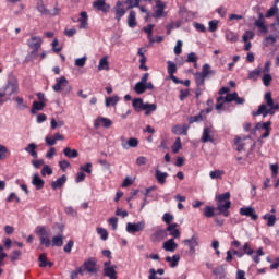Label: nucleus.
<instances>
[{
    "mask_svg": "<svg viewBox=\"0 0 279 279\" xmlns=\"http://www.w3.org/2000/svg\"><path fill=\"white\" fill-rule=\"evenodd\" d=\"M217 208L214 206H205L204 217L210 219L215 216V211L218 210V215H223V217H230V207L232 202L230 201V192H226L216 196Z\"/></svg>",
    "mask_w": 279,
    "mask_h": 279,
    "instance_id": "nucleus-1",
    "label": "nucleus"
},
{
    "mask_svg": "<svg viewBox=\"0 0 279 279\" xmlns=\"http://www.w3.org/2000/svg\"><path fill=\"white\" fill-rule=\"evenodd\" d=\"M265 104L259 105L257 111L253 112V117H267L269 114H276V110H279V104H274L271 92H267L264 96Z\"/></svg>",
    "mask_w": 279,
    "mask_h": 279,
    "instance_id": "nucleus-2",
    "label": "nucleus"
},
{
    "mask_svg": "<svg viewBox=\"0 0 279 279\" xmlns=\"http://www.w3.org/2000/svg\"><path fill=\"white\" fill-rule=\"evenodd\" d=\"M208 75H215V71L210 70V64L205 63L202 68V72L194 74L195 84L198 88L206 86V77H208Z\"/></svg>",
    "mask_w": 279,
    "mask_h": 279,
    "instance_id": "nucleus-3",
    "label": "nucleus"
},
{
    "mask_svg": "<svg viewBox=\"0 0 279 279\" xmlns=\"http://www.w3.org/2000/svg\"><path fill=\"white\" fill-rule=\"evenodd\" d=\"M19 89V82H16V78H11L8 81V84L0 89V99H3V101H8L14 93Z\"/></svg>",
    "mask_w": 279,
    "mask_h": 279,
    "instance_id": "nucleus-4",
    "label": "nucleus"
},
{
    "mask_svg": "<svg viewBox=\"0 0 279 279\" xmlns=\"http://www.w3.org/2000/svg\"><path fill=\"white\" fill-rule=\"evenodd\" d=\"M56 82L57 83L52 86V90H54V93L63 92L64 95H69V93L73 90V87L69 85V80H66L65 76L57 78Z\"/></svg>",
    "mask_w": 279,
    "mask_h": 279,
    "instance_id": "nucleus-5",
    "label": "nucleus"
},
{
    "mask_svg": "<svg viewBox=\"0 0 279 279\" xmlns=\"http://www.w3.org/2000/svg\"><path fill=\"white\" fill-rule=\"evenodd\" d=\"M35 232L39 236L40 245H45V247H51V240H49V233L44 226L36 227Z\"/></svg>",
    "mask_w": 279,
    "mask_h": 279,
    "instance_id": "nucleus-6",
    "label": "nucleus"
},
{
    "mask_svg": "<svg viewBox=\"0 0 279 279\" xmlns=\"http://www.w3.org/2000/svg\"><path fill=\"white\" fill-rule=\"evenodd\" d=\"M82 269L83 274L87 271L90 276L97 274L99 270L97 269V260L95 258L90 257L87 260L83 263L82 266H80Z\"/></svg>",
    "mask_w": 279,
    "mask_h": 279,
    "instance_id": "nucleus-7",
    "label": "nucleus"
},
{
    "mask_svg": "<svg viewBox=\"0 0 279 279\" xmlns=\"http://www.w3.org/2000/svg\"><path fill=\"white\" fill-rule=\"evenodd\" d=\"M183 244L189 247L190 254H195V247H199V235L193 234L192 238L183 240Z\"/></svg>",
    "mask_w": 279,
    "mask_h": 279,
    "instance_id": "nucleus-8",
    "label": "nucleus"
},
{
    "mask_svg": "<svg viewBox=\"0 0 279 279\" xmlns=\"http://www.w3.org/2000/svg\"><path fill=\"white\" fill-rule=\"evenodd\" d=\"M258 130H265L260 138H269V135L271 134V121L256 123L255 128L253 129V132H256Z\"/></svg>",
    "mask_w": 279,
    "mask_h": 279,
    "instance_id": "nucleus-9",
    "label": "nucleus"
},
{
    "mask_svg": "<svg viewBox=\"0 0 279 279\" xmlns=\"http://www.w3.org/2000/svg\"><path fill=\"white\" fill-rule=\"evenodd\" d=\"M213 134H215V128H213V125L205 126L203 129V134L201 137L202 143H215V138L213 137Z\"/></svg>",
    "mask_w": 279,
    "mask_h": 279,
    "instance_id": "nucleus-10",
    "label": "nucleus"
},
{
    "mask_svg": "<svg viewBox=\"0 0 279 279\" xmlns=\"http://www.w3.org/2000/svg\"><path fill=\"white\" fill-rule=\"evenodd\" d=\"M143 230H145V221L144 220H142L137 223L129 222L126 225V232H129V234H136V232H143Z\"/></svg>",
    "mask_w": 279,
    "mask_h": 279,
    "instance_id": "nucleus-11",
    "label": "nucleus"
},
{
    "mask_svg": "<svg viewBox=\"0 0 279 279\" xmlns=\"http://www.w3.org/2000/svg\"><path fill=\"white\" fill-rule=\"evenodd\" d=\"M156 10L151 14L153 19H162L165 16V8H167V3L160 0L156 1Z\"/></svg>",
    "mask_w": 279,
    "mask_h": 279,
    "instance_id": "nucleus-12",
    "label": "nucleus"
},
{
    "mask_svg": "<svg viewBox=\"0 0 279 279\" xmlns=\"http://www.w3.org/2000/svg\"><path fill=\"white\" fill-rule=\"evenodd\" d=\"M254 25L258 28L260 34H268L269 28L267 27V25H265V16L263 15V13H258V19L255 21Z\"/></svg>",
    "mask_w": 279,
    "mask_h": 279,
    "instance_id": "nucleus-13",
    "label": "nucleus"
},
{
    "mask_svg": "<svg viewBox=\"0 0 279 279\" xmlns=\"http://www.w3.org/2000/svg\"><path fill=\"white\" fill-rule=\"evenodd\" d=\"M167 65H168V75L170 77V80H172V82L174 83H180V78L175 77V73H178V65L173 62V61H167Z\"/></svg>",
    "mask_w": 279,
    "mask_h": 279,
    "instance_id": "nucleus-14",
    "label": "nucleus"
},
{
    "mask_svg": "<svg viewBox=\"0 0 279 279\" xmlns=\"http://www.w3.org/2000/svg\"><path fill=\"white\" fill-rule=\"evenodd\" d=\"M240 215L242 217H251L253 221L258 220V215H256V209L253 207H242L240 208Z\"/></svg>",
    "mask_w": 279,
    "mask_h": 279,
    "instance_id": "nucleus-15",
    "label": "nucleus"
},
{
    "mask_svg": "<svg viewBox=\"0 0 279 279\" xmlns=\"http://www.w3.org/2000/svg\"><path fill=\"white\" fill-rule=\"evenodd\" d=\"M28 46L31 47V49H33L35 53H38V50L43 46V38L38 36L31 37V39H28Z\"/></svg>",
    "mask_w": 279,
    "mask_h": 279,
    "instance_id": "nucleus-16",
    "label": "nucleus"
},
{
    "mask_svg": "<svg viewBox=\"0 0 279 279\" xmlns=\"http://www.w3.org/2000/svg\"><path fill=\"white\" fill-rule=\"evenodd\" d=\"M93 8L95 10H98V12H104L105 14H107V12H110V4L106 3V0L94 1Z\"/></svg>",
    "mask_w": 279,
    "mask_h": 279,
    "instance_id": "nucleus-17",
    "label": "nucleus"
},
{
    "mask_svg": "<svg viewBox=\"0 0 279 279\" xmlns=\"http://www.w3.org/2000/svg\"><path fill=\"white\" fill-rule=\"evenodd\" d=\"M121 145L123 149H130V147H138V138L130 137L129 141H125V137H121Z\"/></svg>",
    "mask_w": 279,
    "mask_h": 279,
    "instance_id": "nucleus-18",
    "label": "nucleus"
},
{
    "mask_svg": "<svg viewBox=\"0 0 279 279\" xmlns=\"http://www.w3.org/2000/svg\"><path fill=\"white\" fill-rule=\"evenodd\" d=\"M110 128L112 125V120L108 118H97L94 122L95 130H99V128Z\"/></svg>",
    "mask_w": 279,
    "mask_h": 279,
    "instance_id": "nucleus-19",
    "label": "nucleus"
},
{
    "mask_svg": "<svg viewBox=\"0 0 279 279\" xmlns=\"http://www.w3.org/2000/svg\"><path fill=\"white\" fill-rule=\"evenodd\" d=\"M124 3L121 1H118L116 3L114 10H116V21H121V19H123V16H125V8H123Z\"/></svg>",
    "mask_w": 279,
    "mask_h": 279,
    "instance_id": "nucleus-20",
    "label": "nucleus"
},
{
    "mask_svg": "<svg viewBox=\"0 0 279 279\" xmlns=\"http://www.w3.org/2000/svg\"><path fill=\"white\" fill-rule=\"evenodd\" d=\"M172 134H177L179 136H186V134H189V125L183 124H177L172 128Z\"/></svg>",
    "mask_w": 279,
    "mask_h": 279,
    "instance_id": "nucleus-21",
    "label": "nucleus"
},
{
    "mask_svg": "<svg viewBox=\"0 0 279 279\" xmlns=\"http://www.w3.org/2000/svg\"><path fill=\"white\" fill-rule=\"evenodd\" d=\"M78 23H80L78 25L80 29L88 28V13L86 11H83L80 13Z\"/></svg>",
    "mask_w": 279,
    "mask_h": 279,
    "instance_id": "nucleus-22",
    "label": "nucleus"
},
{
    "mask_svg": "<svg viewBox=\"0 0 279 279\" xmlns=\"http://www.w3.org/2000/svg\"><path fill=\"white\" fill-rule=\"evenodd\" d=\"M66 184V174H63L62 177L58 178L56 181L51 182V189L53 191H58V189H62Z\"/></svg>",
    "mask_w": 279,
    "mask_h": 279,
    "instance_id": "nucleus-23",
    "label": "nucleus"
},
{
    "mask_svg": "<svg viewBox=\"0 0 279 279\" xmlns=\"http://www.w3.org/2000/svg\"><path fill=\"white\" fill-rule=\"evenodd\" d=\"M32 184H33V186L36 187L37 191H40V189H44V187H45V180H43V179L40 178V175H38L37 173H35V174L33 175Z\"/></svg>",
    "mask_w": 279,
    "mask_h": 279,
    "instance_id": "nucleus-24",
    "label": "nucleus"
},
{
    "mask_svg": "<svg viewBox=\"0 0 279 279\" xmlns=\"http://www.w3.org/2000/svg\"><path fill=\"white\" fill-rule=\"evenodd\" d=\"M162 247L166 252H175L178 250V243H175L174 239H170L163 243Z\"/></svg>",
    "mask_w": 279,
    "mask_h": 279,
    "instance_id": "nucleus-25",
    "label": "nucleus"
},
{
    "mask_svg": "<svg viewBox=\"0 0 279 279\" xmlns=\"http://www.w3.org/2000/svg\"><path fill=\"white\" fill-rule=\"evenodd\" d=\"M166 232H170V236L174 239H180V230L178 229V223L168 225Z\"/></svg>",
    "mask_w": 279,
    "mask_h": 279,
    "instance_id": "nucleus-26",
    "label": "nucleus"
},
{
    "mask_svg": "<svg viewBox=\"0 0 279 279\" xmlns=\"http://www.w3.org/2000/svg\"><path fill=\"white\" fill-rule=\"evenodd\" d=\"M105 278L117 279V266H111L109 268H104Z\"/></svg>",
    "mask_w": 279,
    "mask_h": 279,
    "instance_id": "nucleus-27",
    "label": "nucleus"
},
{
    "mask_svg": "<svg viewBox=\"0 0 279 279\" xmlns=\"http://www.w3.org/2000/svg\"><path fill=\"white\" fill-rule=\"evenodd\" d=\"M167 239V230L159 229L153 235L154 243H159V241H163Z\"/></svg>",
    "mask_w": 279,
    "mask_h": 279,
    "instance_id": "nucleus-28",
    "label": "nucleus"
},
{
    "mask_svg": "<svg viewBox=\"0 0 279 279\" xmlns=\"http://www.w3.org/2000/svg\"><path fill=\"white\" fill-rule=\"evenodd\" d=\"M166 263H169L170 267L172 269H175V267H178V265L180 263V255L175 254L172 257L171 256H167L166 257Z\"/></svg>",
    "mask_w": 279,
    "mask_h": 279,
    "instance_id": "nucleus-29",
    "label": "nucleus"
},
{
    "mask_svg": "<svg viewBox=\"0 0 279 279\" xmlns=\"http://www.w3.org/2000/svg\"><path fill=\"white\" fill-rule=\"evenodd\" d=\"M155 178L159 184H165V182H167V178H169V173L156 170Z\"/></svg>",
    "mask_w": 279,
    "mask_h": 279,
    "instance_id": "nucleus-30",
    "label": "nucleus"
},
{
    "mask_svg": "<svg viewBox=\"0 0 279 279\" xmlns=\"http://www.w3.org/2000/svg\"><path fill=\"white\" fill-rule=\"evenodd\" d=\"M132 106L135 112H141V110H144L145 108V102H143V98H135L132 101Z\"/></svg>",
    "mask_w": 279,
    "mask_h": 279,
    "instance_id": "nucleus-31",
    "label": "nucleus"
},
{
    "mask_svg": "<svg viewBox=\"0 0 279 279\" xmlns=\"http://www.w3.org/2000/svg\"><path fill=\"white\" fill-rule=\"evenodd\" d=\"M37 147L38 146L35 143H31L27 145V147H25V151L33 158H38V151H36Z\"/></svg>",
    "mask_w": 279,
    "mask_h": 279,
    "instance_id": "nucleus-32",
    "label": "nucleus"
},
{
    "mask_svg": "<svg viewBox=\"0 0 279 279\" xmlns=\"http://www.w3.org/2000/svg\"><path fill=\"white\" fill-rule=\"evenodd\" d=\"M128 25L129 27H136L138 23L136 22V11H130L129 16H128Z\"/></svg>",
    "mask_w": 279,
    "mask_h": 279,
    "instance_id": "nucleus-33",
    "label": "nucleus"
},
{
    "mask_svg": "<svg viewBox=\"0 0 279 279\" xmlns=\"http://www.w3.org/2000/svg\"><path fill=\"white\" fill-rule=\"evenodd\" d=\"M264 221H267L268 228H274L276 226V215L266 214L262 217Z\"/></svg>",
    "mask_w": 279,
    "mask_h": 279,
    "instance_id": "nucleus-34",
    "label": "nucleus"
},
{
    "mask_svg": "<svg viewBox=\"0 0 279 279\" xmlns=\"http://www.w3.org/2000/svg\"><path fill=\"white\" fill-rule=\"evenodd\" d=\"M143 110H145L146 117H149L151 112H156V110H158V105L146 102Z\"/></svg>",
    "mask_w": 279,
    "mask_h": 279,
    "instance_id": "nucleus-35",
    "label": "nucleus"
},
{
    "mask_svg": "<svg viewBox=\"0 0 279 279\" xmlns=\"http://www.w3.org/2000/svg\"><path fill=\"white\" fill-rule=\"evenodd\" d=\"M226 40H228V43H239V34H236L232 31H227L226 32Z\"/></svg>",
    "mask_w": 279,
    "mask_h": 279,
    "instance_id": "nucleus-36",
    "label": "nucleus"
},
{
    "mask_svg": "<svg viewBox=\"0 0 279 279\" xmlns=\"http://www.w3.org/2000/svg\"><path fill=\"white\" fill-rule=\"evenodd\" d=\"M45 106H47V104L45 102H39V101H34L33 102V107L31 109V114H36V112L44 110Z\"/></svg>",
    "mask_w": 279,
    "mask_h": 279,
    "instance_id": "nucleus-37",
    "label": "nucleus"
},
{
    "mask_svg": "<svg viewBox=\"0 0 279 279\" xmlns=\"http://www.w3.org/2000/svg\"><path fill=\"white\" fill-rule=\"evenodd\" d=\"M64 245V235H54L52 238V247H62Z\"/></svg>",
    "mask_w": 279,
    "mask_h": 279,
    "instance_id": "nucleus-38",
    "label": "nucleus"
},
{
    "mask_svg": "<svg viewBox=\"0 0 279 279\" xmlns=\"http://www.w3.org/2000/svg\"><path fill=\"white\" fill-rule=\"evenodd\" d=\"M203 112L204 111H201L197 116H192V117L187 118V123L190 125H193V123H199L201 121H204Z\"/></svg>",
    "mask_w": 279,
    "mask_h": 279,
    "instance_id": "nucleus-39",
    "label": "nucleus"
},
{
    "mask_svg": "<svg viewBox=\"0 0 279 279\" xmlns=\"http://www.w3.org/2000/svg\"><path fill=\"white\" fill-rule=\"evenodd\" d=\"M63 154L66 156V158H77V156H80L77 149H71L70 147H65L63 149Z\"/></svg>",
    "mask_w": 279,
    "mask_h": 279,
    "instance_id": "nucleus-40",
    "label": "nucleus"
},
{
    "mask_svg": "<svg viewBox=\"0 0 279 279\" xmlns=\"http://www.w3.org/2000/svg\"><path fill=\"white\" fill-rule=\"evenodd\" d=\"M117 104H119V96L108 97L105 100V106L107 108H110V106H117Z\"/></svg>",
    "mask_w": 279,
    "mask_h": 279,
    "instance_id": "nucleus-41",
    "label": "nucleus"
},
{
    "mask_svg": "<svg viewBox=\"0 0 279 279\" xmlns=\"http://www.w3.org/2000/svg\"><path fill=\"white\" fill-rule=\"evenodd\" d=\"M225 174L226 172L223 170H215L209 172V177L211 178V180H221Z\"/></svg>",
    "mask_w": 279,
    "mask_h": 279,
    "instance_id": "nucleus-42",
    "label": "nucleus"
},
{
    "mask_svg": "<svg viewBox=\"0 0 279 279\" xmlns=\"http://www.w3.org/2000/svg\"><path fill=\"white\" fill-rule=\"evenodd\" d=\"M278 12H279V9H278V5H274L271 7L265 14V17L266 19H271V16H278Z\"/></svg>",
    "mask_w": 279,
    "mask_h": 279,
    "instance_id": "nucleus-43",
    "label": "nucleus"
},
{
    "mask_svg": "<svg viewBox=\"0 0 279 279\" xmlns=\"http://www.w3.org/2000/svg\"><path fill=\"white\" fill-rule=\"evenodd\" d=\"M108 69H109L108 58L102 57L99 61L98 71H108Z\"/></svg>",
    "mask_w": 279,
    "mask_h": 279,
    "instance_id": "nucleus-44",
    "label": "nucleus"
},
{
    "mask_svg": "<svg viewBox=\"0 0 279 279\" xmlns=\"http://www.w3.org/2000/svg\"><path fill=\"white\" fill-rule=\"evenodd\" d=\"M134 92L136 95H143L146 92L145 83L137 82L134 86Z\"/></svg>",
    "mask_w": 279,
    "mask_h": 279,
    "instance_id": "nucleus-45",
    "label": "nucleus"
},
{
    "mask_svg": "<svg viewBox=\"0 0 279 279\" xmlns=\"http://www.w3.org/2000/svg\"><path fill=\"white\" fill-rule=\"evenodd\" d=\"M80 276H84V272L81 267H77L75 270L71 271L70 279H78Z\"/></svg>",
    "mask_w": 279,
    "mask_h": 279,
    "instance_id": "nucleus-46",
    "label": "nucleus"
},
{
    "mask_svg": "<svg viewBox=\"0 0 279 279\" xmlns=\"http://www.w3.org/2000/svg\"><path fill=\"white\" fill-rule=\"evenodd\" d=\"M181 148H182V140L180 137H177L172 146V153L178 154V151H180Z\"/></svg>",
    "mask_w": 279,
    "mask_h": 279,
    "instance_id": "nucleus-47",
    "label": "nucleus"
},
{
    "mask_svg": "<svg viewBox=\"0 0 279 279\" xmlns=\"http://www.w3.org/2000/svg\"><path fill=\"white\" fill-rule=\"evenodd\" d=\"M97 234H99L101 241H108V230L104 228H97Z\"/></svg>",
    "mask_w": 279,
    "mask_h": 279,
    "instance_id": "nucleus-48",
    "label": "nucleus"
},
{
    "mask_svg": "<svg viewBox=\"0 0 279 279\" xmlns=\"http://www.w3.org/2000/svg\"><path fill=\"white\" fill-rule=\"evenodd\" d=\"M15 101H16V104H17V110H26V108H27V102H25V101L23 100V98L17 97V98L15 99Z\"/></svg>",
    "mask_w": 279,
    "mask_h": 279,
    "instance_id": "nucleus-49",
    "label": "nucleus"
},
{
    "mask_svg": "<svg viewBox=\"0 0 279 279\" xmlns=\"http://www.w3.org/2000/svg\"><path fill=\"white\" fill-rule=\"evenodd\" d=\"M276 40H277L276 36L269 35L268 37H265V39H264V45H265L266 47H269V45L276 44Z\"/></svg>",
    "mask_w": 279,
    "mask_h": 279,
    "instance_id": "nucleus-50",
    "label": "nucleus"
},
{
    "mask_svg": "<svg viewBox=\"0 0 279 279\" xmlns=\"http://www.w3.org/2000/svg\"><path fill=\"white\" fill-rule=\"evenodd\" d=\"M37 10L38 12H40V14H44L45 16H49V14H51V11H49V9L45 8V4H38L37 5Z\"/></svg>",
    "mask_w": 279,
    "mask_h": 279,
    "instance_id": "nucleus-51",
    "label": "nucleus"
},
{
    "mask_svg": "<svg viewBox=\"0 0 279 279\" xmlns=\"http://www.w3.org/2000/svg\"><path fill=\"white\" fill-rule=\"evenodd\" d=\"M39 260V267H47V253H43L38 257Z\"/></svg>",
    "mask_w": 279,
    "mask_h": 279,
    "instance_id": "nucleus-52",
    "label": "nucleus"
},
{
    "mask_svg": "<svg viewBox=\"0 0 279 279\" xmlns=\"http://www.w3.org/2000/svg\"><path fill=\"white\" fill-rule=\"evenodd\" d=\"M270 27L279 34V13L276 15L274 23L270 24Z\"/></svg>",
    "mask_w": 279,
    "mask_h": 279,
    "instance_id": "nucleus-53",
    "label": "nucleus"
},
{
    "mask_svg": "<svg viewBox=\"0 0 279 279\" xmlns=\"http://www.w3.org/2000/svg\"><path fill=\"white\" fill-rule=\"evenodd\" d=\"M234 144L236 145V151L245 149V143H242L241 137H236Z\"/></svg>",
    "mask_w": 279,
    "mask_h": 279,
    "instance_id": "nucleus-54",
    "label": "nucleus"
},
{
    "mask_svg": "<svg viewBox=\"0 0 279 279\" xmlns=\"http://www.w3.org/2000/svg\"><path fill=\"white\" fill-rule=\"evenodd\" d=\"M108 223L112 228V230H117L118 223H119V218H117V217L109 218Z\"/></svg>",
    "mask_w": 279,
    "mask_h": 279,
    "instance_id": "nucleus-55",
    "label": "nucleus"
},
{
    "mask_svg": "<svg viewBox=\"0 0 279 279\" xmlns=\"http://www.w3.org/2000/svg\"><path fill=\"white\" fill-rule=\"evenodd\" d=\"M243 252L247 256H252V254H254V248L250 247V243L246 242L243 244Z\"/></svg>",
    "mask_w": 279,
    "mask_h": 279,
    "instance_id": "nucleus-56",
    "label": "nucleus"
},
{
    "mask_svg": "<svg viewBox=\"0 0 279 279\" xmlns=\"http://www.w3.org/2000/svg\"><path fill=\"white\" fill-rule=\"evenodd\" d=\"M53 174V170L48 166H44V168L41 169V175L43 178H45V175H52Z\"/></svg>",
    "mask_w": 279,
    "mask_h": 279,
    "instance_id": "nucleus-57",
    "label": "nucleus"
},
{
    "mask_svg": "<svg viewBox=\"0 0 279 279\" xmlns=\"http://www.w3.org/2000/svg\"><path fill=\"white\" fill-rule=\"evenodd\" d=\"M218 25H219V21H217V20L209 21L208 32H217Z\"/></svg>",
    "mask_w": 279,
    "mask_h": 279,
    "instance_id": "nucleus-58",
    "label": "nucleus"
},
{
    "mask_svg": "<svg viewBox=\"0 0 279 279\" xmlns=\"http://www.w3.org/2000/svg\"><path fill=\"white\" fill-rule=\"evenodd\" d=\"M80 169L85 173H93V163L87 162L85 166H81Z\"/></svg>",
    "mask_w": 279,
    "mask_h": 279,
    "instance_id": "nucleus-59",
    "label": "nucleus"
},
{
    "mask_svg": "<svg viewBox=\"0 0 279 279\" xmlns=\"http://www.w3.org/2000/svg\"><path fill=\"white\" fill-rule=\"evenodd\" d=\"M64 213L70 217H77V210H75L73 207H65Z\"/></svg>",
    "mask_w": 279,
    "mask_h": 279,
    "instance_id": "nucleus-60",
    "label": "nucleus"
},
{
    "mask_svg": "<svg viewBox=\"0 0 279 279\" xmlns=\"http://www.w3.org/2000/svg\"><path fill=\"white\" fill-rule=\"evenodd\" d=\"M225 102L226 100L223 99V96H219L216 102V110H221L223 108Z\"/></svg>",
    "mask_w": 279,
    "mask_h": 279,
    "instance_id": "nucleus-61",
    "label": "nucleus"
},
{
    "mask_svg": "<svg viewBox=\"0 0 279 279\" xmlns=\"http://www.w3.org/2000/svg\"><path fill=\"white\" fill-rule=\"evenodd\" d=\"M271 80H274L271 77V74H264V76H263L264 86H269L271 84Z\"/></svg>",
    "mask_w": 279,
    "mask_h": 279,
    "instance_id": "nucleus-62",
    "label": "nucleus"
},
{
    "mask_svg": "<svg viewBox=\"0 0 279 279\" xmlns=\"http://www.w3.org/2000/svg\"><path fill=\"white\" fill-rule=\"evenodd\" d=\"M21 251H19V250H15V251H13L12 252V255L10 256V260L12 262V263H15V260H19V257L21 256Z\"/></svg>",
    "mask_w": 279,
    "mask_h": 279,
    "instance_id": "nucleus-63",
    "label": "nucleus"
},
{
    "mask_svg": "<svg viewBox=\"0 0 279 279\" xmlns=\"http://www.w3.org/2000/svg\"><path fill=\"white\" fill-rule=\"evenodd\" d=\"M186 62H189V63H196L197 62V54H195V52H190L187 54Z\"/></svg>",
    "mask_w": 279,
    "mask_h": 279,
    "instance_id": "nucleus-64",
    "label": "nucleus"
}]
</instances>
